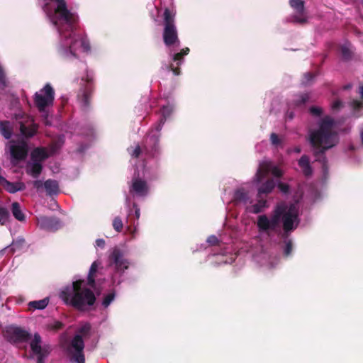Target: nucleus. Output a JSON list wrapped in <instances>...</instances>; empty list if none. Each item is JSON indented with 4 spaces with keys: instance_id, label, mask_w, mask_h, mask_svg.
<instances>
[{
    "instance_id": "54",
    "label": "nucleus",
    "mask_w": 363,
    "mask_h": 363,
    "mask_svg": "<svg viewBox=\"0 0 363 363\" xmlns=\"http://www.w3.org/2000/svg\"><path fill=\"white\" fill-rule=\"evenodd\" d=\"M19 123V130H20V132L21 133H23V122L22 121H19L18 122Z\"/></svg>"
},
{
    "instance_id": "34",
    "label": "nucleus",
    "mask_w": 363,
    "mask_h": 363,
    "mask_svg": "<svg viewBox=\"0 0 363 363\" xmlns=\"http://www.w3.org/2000/svg\"><path fill=\"white\" fill-rule=\"evenodd\" d=\"M91 326L90 323H85L78 329L77 335H81L82 337H88L91 331Z\"/></svg>"
},
{
    "instance_id": "22",
    "label": "nucleus",
    "mask_w": 363,
    "mask_h": 363,
    "mask_svg": "<svg viewBox=\"0 0 363 363\" xmlns=\"http://www.w3.org/2000/svg\"><path fill=\"white\" fill-rule=\"evenodd\" d=\"M48 157L49 155L44 147H36L30 153L31 161L41 164Z\"/></svg>"
},
{
    "instance_id": "56",
    "label": "nucleus",
    "mask_w": 363,
    "mask_h": 363,
    "mask_svg": "<svg viewBox=\"0 0 363 363\" xmlns=\"http://www.w3.org/2000/svg\"><path fill=\"white\" fill-rule=\"evenodd\" d=\"M19 104V101H18V99H15L14 102L12 104V106H15L16 104Z\"/></svg>"
},
{
    "instance_id": "58",
    "label": "nucleus",
    "mask_w": 363,
    "mask_h": 363,
    "mask_svg": "<svg viewBox=\"0 0 363 363\" xmlns=\"http://www.w3.org/2000/svg\"><path fill=\"white\" fill-rule=\"evenodd\" d=\"M352 87L351 84H347L344 86V89H349Z\"/></svg>"
},
{
    "instance_id": "32",
    "label": "nucleus",
    "mask_w": 363,
    "mask_h": 363,
    "mask_svg": "<svg viewBox=\"0 0 363 363\" xmlns=\"http://www.w3.org/2000/svg\"><path fill=\"white\" fill-rule=\"evenodd\" d=\"M267 207V201L262 199H259L258 201L253 204L251 207L250 211L255 214H257L263 211V210Z\"/></svg>"
},
{
    "instance_id": "2",
    "label": "nucleus",
    "mask_w": 363,
    "mask_h": 363,
    "mask_svg": "<svg viewBox=\"0 0 363 363\" xmlns=\"http://www.w3.org/2000/svg\"><path fill=\"white\" fill-rule=\"evenodd\" d=\"M334 121L328 117L323 118L319 128L310 134V143L315 149L314 155L316 160L325 167L327 162L325 152L337 143V135L333 130Z\"/></svg>"
},
{
    "instance_id": "48",
    "label": "nucleus",
    "mask_w": 363,
    "mask_h": 363,
    "mask_svg": "<svg viewBox=\"0 0 363 363\" xmlns=\"http://www.w3.org/2000/svg\"><path fill=\"white\" fill-rule=\"evenodd\" d=\"M96 245L99 247L104 248L105 247V241L104 239H97L96 240Z\"/></svg>"
},
{
    "instance_id": "23",
    "label": "nucleus",
    "mask_w": 363,
    "mask_h": 363,
    "mask_svg": "<svg viewBox=\"0 0 363 363\" xmlns=\"http://www.w3.org/2000/svg\"><path fill=\"white\" fill-rule=\"evenodd\" d=\"M0 185L4 186L9 193L13 194L18 191H21L23 186L21 183H12L6 180L4 177H0Z\"/></svg>"
},
{
    "instance_id": "50",
    "label": "nucleus",
    "mask_w": 363,
    "mask_h": 363,
    "mask_svg": "<svg viewBox=\"0 0 363 363\" xmlns=\"http://www.w3.org/2000/svg\"><path fill=\"white\" fill-rule=\"evenodd\" d=\"M294 114L293 111H291L288 110L286 113V119L292 120L294 118Z\"/></svg>"
},
{
    "instance_id": "49",
    "label": "nucleus",
    "mask_w": 363,
    "mask_h": 363,
    "mask_svg": "<svg viewBox=\"0 0 363 363\" xmlns=\"http://www.w3.org/2000/svg\"><path fill=\"white\" fill-rule=\"evenodd\" d=\"M133 208H135V218L137 220H138L140 216V208L138 207V205L135 203H133Z\"/></svg>"
},
{
    "instance_id": "10",
    "label": "nucleus",
    "mask_w": 363,
    "mask_h": 363,
    "mask_svg": "<svg viewBox=\"0 0 363 363\" xmlns=\"http://www.w3.org/2000/svg\"><path fill=\"white\" fill-rule=\"evenodd\" d=\"M75 25L76 23L74 24L72 28H71L69 26H67L69 30L68 35L66 33L61 34L65 38H69V42L65 43V45L67 48L69 52L73 55H75L74 52L77 50L78 43H79L80 45L83 48L84 50H89L90 49L89 43L86 38L76 36L74 34L73 30L75 28Z\"/></svg>"
},
{
    "instance_id": "37",
    "label": "nucleus",
    "mask_w": 363,
    "mask_h": 363,
    "mask_svg": "<svg viewBox=\"0 0 363 363\" xmlns=\"http://www.w3.org/2000/svg\"><path fill=\"white\" fill-rule=\"evenodd\" d=\"M128 152L133 158H138L142 153V147L137 145L135 147H130L128 149Z\"/></svg>"
},
{
    "instance_id": "61",
    "label": "nucleus",
    "mask_w": 363,
    "mask_h": 363,
    "mask_svg": "<svg viewBox=\"0 0 363 363\" xmlns=\"http://www.w3.org/2000/svg\"><path fill=\"white\" fill-rule=\"evenodd\" d=\"M14 117L17 119L18 118V115L16 113L14 114Z\"/></svg>"
},
{
    "instance_id": "55",
    "label": "nucleus",
    "mask_w": 363,
    "mask_h": 363,
    "mask_svg": "<svg viewBox=\"0 0 363 363\" xmlns=\"http://www.w3.org/2000/svg\"><path fill=\"white\" fill-rule=\"evenodd\" d=\"M360 138H361L362 145H363V129L360 132Z\"/></svg>"
},
{
    "instance_id": "29",
    "label": "nucleus",
    "mask_w": 363,
    "mask_h": 363,
    "mask_svg": "<svg viewBox=\"0 0 363 363\" xmlns=\"http://www.w3.org/2000/svg\"><path fill=\"white\" fill-rule=\"evenodd\" d=\"M46 191L50 194H56L59 191L58 182L55 180L48 179L44 182Z\"/></svg>"
},
{
    "instance_id": "57",
    "label": "nucleus",
    "mask_w": 363,
    "mask_h": 363,
    "mask_svg": "<svg viewBox=\"0 0 363 363\" xmlns=\"http://www.w3.org/2000/svg\"><path fill=\"white\" fill-rule=\"evenodd\" d=\"M40 184V181H35V182H34V185H35V186H36V187H39Z\"/></svg>"
},
{
    "instance_id": "36",
    "label": "nucleus",
    "mask_w": 363,
    "mask_h": 363,
    "mask_svg": "<svg viewBox=\"0 0 363 363\" xmlns=\"http://www.w3.org/2000/svg\"><path fill=\"white\" fill-rule=\"evenodd\" d=\"M116 297V293L114 291H112L111 292L108 293V294L105 295L102 301V306L104 308H107L111 302L115 299Z\"/></svg>"
},
{
    "instance_id": "25",
    "label": "nucleus",
    "mask_w": 363,
    "mask_h": 363,
    "mask_svg": "<svg viewBox=\"0 0 363 363\" xmlns=\"http://www.w3.org/2000/svg\"><path fill=\"white\" fill-rule=\"evenodd\" d=\"M50 301L48 297H45L41 300L30 301L28 303V310L34 311L35 310H43L47 307Z\"/></svg>"
},
{
    "instance_id": "3",
    "label": "nucleus",
    "mask_w": 363,
    "mask_h": 363,
    "mask_svg": "<svg viewBox=\"0 0 363 363\" xmlns=\"http://www.w3.org/2000/svg\"><path fill=\"white\" fill-rule=\"evenodd\" d=\"M85 281L78 279L72 282V286L65 287L60 293V298L66 305L84 311L88 310L96 302L94 292L86 287H84Z\"/></svg>"
},
{
    "instance_id": "44",
    "label": "nucleus",
    "mask_w": 363,
    "mask_h": 363,
    "mask_svg": "<svg viewBox=\"0 0 363 363\" xmlns=\"http://www.w3.org/2000/svg\"><path fill=\"white\" fill-rule=\"evenodd\" d=\"M207 242L209 245L216 246L218 245L219 243V240L218 238L215 235H211L208 238Z\"/></svg>"
},
{
    "instance_id": "15",
    "label": "nucleus",
    "mask_w": 363,
    "mask_h": 363,
    "mask_svg": "<svg viewBox=\"0 0 363 363\" xmlns=\"http://www.w3.org/2000/svg\"><path fill=\"white\" fill-rule=\"evenodd\" d=\"M38 226L47 231H56L61 228V223L57 217L40 216L37 218Z\"/></svg>"
},
{
    "instance_id": "52",
    "label": "nucleus",
    "mask_w": 363,
    "mask_h": 363,
    "mask_svg": "<svg viewBox=\"0 0 363 363\" xmlns=\"http://www.w3.org/2000/svg\"><path fill=\"white\" fill-rule=\"evenodd\" d=\"M44 123L46 125H51V123L48 120V115H45V117H44Z\"/></svg>"
},
{
    "instance_id": "42",
    "label": "nucleus",
    "mask_w": 363,
    "mask_h": 363,
    "mask_svg": "<svg viewBox=\"0 0 363 363\" xmlns=\"http://www.w3.org/2000/svg\"><path fill=\"white\" fill-rule=\"evenodd\" d=\"M352 107L355 110H359L363 107V102L357 99H354L351 102Z\"/></svg>"
},
{
    "instance_id": "39",
    "label": "nucleus",
    "mask_w": 363,
    "mask_h": 363,
    "mask_svg": "<svg viewBox=\"0 0 363 363\" xmlns=\"http://www.w3.org/2000/svg\"><path fill=\"white\" fill-rule=\"evenodd\" d=\"M9 213L4 208H0V224L4 225L8 220Z\"/></svg>"
},
{
    "instance_id": "12",
    "label": "nucleus",
    "mask_w": 363,
    "mask_h": 363,
    "mask_svg": "<svg viewBox=\"0 0 363 363\" xmlns=\"http://www.w3.org/2000/svg\"><path fill=\"white\" fill-rule=\"evenodd\" d=\"M71 346L74 349L75 353L72 357V361L77 363H85L84 354V342L81 335H75L72 340Z\"/></svg>"
},
{
    "instance_id": "9",
    "label": "nucleus",
    "mask_w": 363,
    "mask_h": 363,
    "mask_svg": "<svg viewBox=\"0 0 363 363\" xmlns=\"http://www.w3.org/2000/svg\"><path fill=\"white\" fill-rule=\"evenodd\" d=\"M57 4L55 12L58 15L60 21H63L66 26L73 28L74 23L78 21V16L68 10L65 0H52Z\"/></svg>"
},
{
    "instance_id": "26",
    "label": "nucleus",
    "mask_w": 363,
    "mask_h": 363,
    "mask_svg": "<svg viewBox=\"0 0 363 363\" xmlns=\"http://www.w3.org/2000/svg\"><path fill=\"white\" fill-rule=\"evenodd\" d=\"M0 133L5 139H10L13 135V125L7 121H0Z\"/></svg>"
},
{
    "instance_id": "41",
    "label": "nucleus",
    "mask_w": 363,
    "mask_h": 363,
    "mask_svg": "<svg viewBox=\"0 0 363 363\" xmlns=\"http://www.w3.org/2000/svg\"><path fill=\"white\" fill-rule=\"evenodd\" d=\"M314 77L315 74L312 72L305 73L303 74L304 80L303 81V84L307 85Z\"/></svg>"
},
{
    "instance_id": "20",
    "label": "nucleus",
    "mask_w": 363,
    "mask_h": 363,
    "mask_svg": "<svg viewBox=\"0 0 363 363\" xmlns=\"http://www.w3.org/2000/svg\"><path fill=\"white\" fill-rule=\"evenodd\" d=\"M130 192H135L138 196H145L148 193L147 184L141 179H135L133 180Z\"/></svg>"
},
{
    "instance_id": "18",
    "label": "nucleus",
    "mask_w": 363,
    "mask_h": 363,
    "mask_svg": "<svg viewBox=\"0 0 363 363\" xmlns=\"http://www.w3.org/2000/svg\"><path fill=\"white\" fill-rule=\"evenodd\" d=\"M111 263L115 264L116 269L118 272H123L128 268V262L123 257V253L119 249H114L110 255Z\"/></svg>"
},
{
    "instance_id": "1",
    "label": "nucleus",
    "mask_w": 363,
    "mask_h": 363,
    "mask_svg": "<svg viewBox=\"0 0 363 363\" xmlns=\"http://www.w3.org/2000/svg\"><path fill=\"white\" fill-rule=\"evenodd\" d=\"M299 223L298 208L296 206L291 204L288 206L283 203L276 205L269 217L262 214L257 220V227L260 234H265L268 237L276 234L281 239L286 240L284 249L286 257L291 255L293 249L292 240L288 238Z\"/></svg>"
},
{
    "instance_id": "14",
    "label": "nucleus",
    "mask_w": 363,
    "mask_h": 363,
    "mask_svg": "<svg viewBox=\"0 0 363 363\" xmlns=\"http://www.w3.org/2000/svg\"><path fill=\"white\" fill-rule=\"evenodd\" d=\"M6 147L11 156V161L13 164H16L23 159V140L9 141Z\"/></svg>"
},
{
    "instance_id": "4",
    "label": "nucleus",
    "mask_w": 363,
    "mask_h": 363,
    "mask_svg": "<svg viewBox=\"0 0 363 363\" xmlns=\"http://www.w3.org/2000/svg\"><path fill=\"white\" fill-rule=\"evenodd\" d=\"M162 118L160 120L159 124L156 126V131L157 133H150L144 139L143 148L145 154L149 157H155L160 153L159 146L160 135L158 133L162 128L166 119L170 116L173 112V108L170 106H164L162 108Z\"/></svg>"
},
{
    "instance_id": "30",
    "label": "nucleus",
    "mask_w": 363,
    "mask_h": 363,
    "mask_svg": "<svg viewBox=\"0 0 363 363\" xmlns=\"http://www.w3.org/2000/svg\"><path fill=\"white\" fill-rule=\"evenodd\" d=\"M249 199L248 192L243 188L238 189L234 194V200L235 202H242L246 203Z\"/></svg>"
},
{
    "instance_id": "21",
    "label": "nucleus",
    "mask_w": 363,
    "mask_h": 363,
    "mask_svg": "<svg viewBox=\"0 0 363 363\" xmlns=\"http://www.w3.org/2000/svg\"><path fill=\"white\" fill-rule=\"evenodd\" d=\"M43 165L41 163L33 161L28 162L26 164V173L33 178L37 179L41 174Z\"/></svg>"
},
{
    "instance_id": "16",
    "label": "nucleus",
    "mask_w": 363,
    "mask_h": 363,
    "mask_svg": "<svg viewBox=\"0 0 363 363\" xmlns=\"http://www.w3.org/2000/svg\"><path fill=\"white\" fill-rule=\"evenodd\" d=\"M289 4L296 12V14L293 16V21L301 24L306 23L304 1L303 0H290Z\"/></svg>"
},
{
    "instance_id": "8",
    "label": "nucleus",
    "mask_w": 363,
    "mask_h": 363,
    "mask_svg": "<svg viewBox=\"0 0 363 363\" xmlns=\"http://www.w3.org/2000/svg\"><path fill=\"white\" fill-rule=\"evenodd\" d=\"M34 104L40 112H44L46 108L53 105L55 90L50 84L36 92L34 95Z\"/></svg>"
},
{
    "instance_id": "35",
    "label": "nucleus",
    "mask_w": 363,
    "mask_h": 363,
    "mask_svg": "<svg viewBox=\"0 0 363 363\" xmlns=\"http://www.w3.org/2000/svg\"><path fill=\"white\" fill-rule=\"evenodd\" d=\"M340 52L342 58L345 60H349L352 57V52L347 45H343L340 47Z\"/></svg>"
},
{
    "instance_id": "60",
    "label": "nucleus",
    "mask_w": 363,
    "mask_h": 363,
    "mask_svg": "<svg viewBox=\"0 0 363 363\" xmlns=\"http://www.w3.org/2000/svg\"><path fill=\"white\" fill-rule=\"evenodd\" d=\"M15 246H16V245H15V244H12V247H13V249L14 250H15Z\"/></svg>"
},
{
    "instance_id": "19",
    "label": "nucleus",
    "mask_w": 363,
    "mask_h": 363,
    "mask_svg": "<svg viewBox=\"0 0 363 363\" xmlns=\"http://www.w3.org/2000/svg\"><path fill=\"white\" fill-rule=\"evenodd\" d=\"M4 335L9 342L16 343L23 339V330L13 325H9L5 328Z\"/></svg>"
},
{
    "instance_id": "46",
    "label": "nucleus",
    "mask_w": 363,
    "mask_h": 363,
    "mask_svg": "<svg viewBox=\"0 0 363 363\" xmlns=\"http://www.w3.org/2000/svg\"><path fill=\"white\" fill-rule=\"evenodd\" d=\"M342 107V103L340 100H336L332 104V109L333 111H338Z\"/></svg>"
},
{
    "instance_id": "24",
    "label": "nucleus",
    "mask_w": 363,
    "mask_h": 363,
    "mask_svg": "<svg viewBox=\"0 0 363 363\" xmlns=\"http://www.w3.org/2000/svg\"><path fill=\"white\" fill-rule=\"evenodd\" d=\"M298 163L303 172V174L306 177H310L312 175L313 169L310 164L309 158L307 155H302Z\"/></svg>"
},
{
    "instance_id": "5",
    "label": "nucleus",
    "mask_w": 363,
    "mask_h": 363,
    "mask_svg": "<svg viewBox=\"0 0 363 363\" xmlns=\"http://www.w3.org/2000/svg\"><path fill=\"white\" fill-rule=\"evenodd\" d=\"M163 26L162 38L164 45L167 47L178 45L179 38L175 22V13L168 8H165L163 13Z\"/></svg>"
},
{
    "instance_id": "27",
    "label": "nucleus",
    "mask_w": 363,
    "mask_h": 363,
    "mask_svg": "<svg viewBox=\"0 0 363 363\" xmlns=\"http://www.w3.org/2000/svg\"><path fill=\"white\" fill-rule=\"evenodd\" d=\"M99 267V263L96 261H94L89 269V272L87 276V285L92 289H95L96 281L95 277L96 274Z\"/></svg>"
},
{
    "instance_id": "40",
    "label": "nucleus",
    "mask_w": 363,
    "mask_h": 363,
    "mask_svg": "<svg viewBox=\"0 0 363 363\" xmlns=\"http://www.w3.org/2000/svg\"><path fill=\"white\" fill-rule=\"evenodd\" d=\"M311 115L314 116H320L323 113L322 108L318 106H311L309 109Z\"/></svg>"
},
{
    "instance_id": "59",
    "label": "nucleus",
    "mask_w": 363,
    "mask_h": 363,
    "mask_svg": "<svg viewBox=\"0 0 363 363\" xmlns=\"http://www.w3.org/2000/svg\"><path fill=\"white\" fill-rule=\"evenodd\" d=\"M294 150L297 153L301 152V148L299 147H296Z\"/></svg>"
},
{
    "instance_id": "17",
    "label": "nucleus",
    "mask_w": 363,
    "mask_h": 363,
    "mask_svg": "<svg viewBox=\"0 0 363 363\" xmlns=\"http://www.w3.org/2000/svg\"><path fill=\"white\" fill-rule=\"evenodd\" d=\"M189 48H185L182 49L179 52H177L173 55L172 61L176 63V66L172 63L167 66V69L172 71L174 75L178 76L181 73L179 67L184 62V56L189 53Z\"/></svg>"
},
{
    "instance_id": "7",
    "label": "nucleus",
    "mask_w": 363,
    "mask_h": 363,
    "mask_svg": "<svg viewBox=\"0 0 363 363\" xmlns=\"http://www.w3.org/2000/svg\"><path fill=\"white\" fill-rule=\"evenodd\" d=\"M42 343V338L38 333L34 334L29 343L31 351L30 356L36 359V363H44L52 350L50 345H43Z\"/></svg>"
},
{
    "instance_id": "38",
    "label": "nucleus",
    "mask_w": 363,
    "mask_h": 363,
    "mask_svg": "<svg viewBox=\"0 0 363 363\" xmlns=\"http://www.w3.org/2000/svg\"><path fill=\"white\" fill-rule=\"evenodd\" d=\"M112 225L113 229L118 233L121 232L123 228V221L119 216H116L114 218Z\"/></svg>"
},
{
    "instance_id": "43",
    "label": "nucleus",
    "mask_w": 363,
    "mask_h": 363,
    "mask_svg": "<svg viewBox=\"0 0 363 363\" xmlns=\"http://www.w3.org/2000/svg\"><path fill=\"white\" fill-rule=\"evenodd\" d=\"M278 188L281 192L284 194H287L289 191V186L286 183L279 182L278 184Z\"/></svg>"
},
{
    "instance_id": "6",
    "label": "nucleus",
    "mask_w": 363,
    "mask_h": 363,
    "mask_svg": "<svg viewBox=\"0 0 363 363\" xmlns=\"http://www.w3.org/2000/svg\"><path fill=\"white\" fill-rule=\"evenodd\" d=\"M94 90L93 78L89 74H86L85 78L82 77L77 94V101L80 108L84 112L90 110Z\"/></svg>"
},
{
    "instance_id": "11",
    "label": "nucleus",
    "mask_w": 363,
    "mask_h": 363,
    "mask_svg": "<svg viewBox=\"0 0 363 363\" xmlns=\"http://www.w3.org/2000/svg\"><path fill=\"white\" fill-rule=\"evenodd\" d=\"M278 178H280L283 175L282 171L277 167H272L269 162H263L259 165V167L255 174V181L257 182H261L269 172Z\"/></svg>"
},
{
    "instance_id": "45",
    "label": "nucleus",
    "mask_w": 363,
    "mask_h": 363,
    "mask_svg": "<svg viewBox=\"0 0 363 363\" xmlns=\"http://www.w3.org/2000/svg\"><path fill=\"white\" fill-rule=\"evenodd\" d=\"M270 140H271L272 143L274 145H278L281 143L278 135L274 133H272L271 134Z\"/></svg>"
},
{
    "instance_id": "13",
    "label": "nucleus",
    "mask_w": 363,
    "mask_h": 363,
    "mask_svg": "<svg viewBox=\"0 0 363 363\" xmlns=\"http://www.w3.org/2000/svg\"><path fill=\"white\" fill-rule=\"evenodd\" d=\"M30 117L24 113V160L26 159L28 152V147L25 140L33 137L38 130L39 125L35 123L33 119L29 122Z\"/></svg>"
},
{
    "instance_id": "51",
    "label": "nucleus",
    "mask_w": 363,
    "mask_h": 363,
    "mask_svg": "<svg viewBox=\"0 0 363 363\" xmlns=\"http://www.w3.org/2000/svg\"><path fill=\"white\" fill-rule=\"evenodd\" d=\"M23 337H24V342H27L30 338V334L28 332L24 330Z\"/></svg>"
},
{
    "instance_id": "47",
    "label": "nucleus",
    "mask_w": 363,
    "mask_h": 363,
    "mask_svg": "<svg viewBox=\"0 0 363 363\" xmlns=\"http://www.w3.org/2000/svg\"><path fill=\"white\" fill-rule=\"evenodd\" d=\"M63 327H64V324L62 322H60L59 320H56L52 325L51 328L55 330H58L62 329Z\"/></svg>"
},
{
    "instance_id": "28",
    "label": "nucleus",
    "mask_w": 363,
    "mask_h": 363,
    "mask_svg": "<svg viewBox=\"0 0 363 363\" xmlns=\"http://www.w3.org/2000/svg\"><path fill=\"white\" fill-rule=\"evenodd\" d=\"M275 187V182L274 179H267L258 188V197L261 198L262 194H267L272 191Z\"/></svg>"
},
{
    "instance_id": "31",
    "label": "nucleus",
    "mask_w": 363,
    "mask_h": 363,
    "mask_svg": "<svg viewBox=\"0 0 363 363\" xmlns=\"http://www.w3.org/2000/svg\"><path fill=\"white\" fill-rule=\"evenodd\" d=\"M310 96L308 93H303L298 95L296 99L289 104V106L299 107L303 106L306 102L308 101Z\"/></svg>"
},
{
    "instance_id": "33",
    "label": "nucleus",
    "mask_w": 363,
    "mask_h": 363,
    "mask_svg": "<svg viewBox=\"0 0 363 363\" xmlns=\"http://www.w3.org/2000/svg\"><path fill=\"white\" fill-rule=\"evenodd\" d=\"M11 211L13 216L18 220L23 221V213L20 205L17 202H13L11 205Z\"/></svg>"
},
{
    "instance_id": "53",
    "label": "nucleus",
    "mask_w": 363,
    "mask_h": 363,
    "mask_svg": "<svg viewBox=\"0 0 363 363\" xmlns=\"http://www.w3.org/2000/svg\"><path fill=\"white\" fill-rule=\"evenodd\" d=\"M359 94H360L361 98L363 99V85H361L359 87Z\"/></svg>"
}]
</instances>
